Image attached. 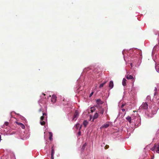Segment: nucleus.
Listing matches in <instances>:
<instances>
[{"mask_svg": "<svg viewBox=\"0 0 159 159\" xmlns=\"http://www.w3.org/2000/svg\"><path fill=\"white\" fill-rule=\"evenodd\" d=\"M148 108V104L146 102H143L139 107L140 109H147Z\"/></svg>", "mask_w": 159, "mask_h": 159, "instance_id": "nucleus-1", "label": "nucleus"}, {"mask_svg": "<svg viewBox=\"0 0 159 159\" xmlns=\"http://www.w3.org/2000/svg\"><path fill=\"white\" fill-rule=\"evenodd\" d=\"M79 116V112L77 110L75 111L73 117V120H76Z\"/></svg>", "mask_w": 159, "mask_h": 159, "instance_id": "nucleus-2", "label": "nucleus"}, {"mask_svg": "<svg viewBox=\"0 0 159 159\" xmlns=\"http://www.w3.org/2000/svg\"><path fill=\"white\" fill-rule=\"evenodd\" d=\"M51 159H54V155L55 153V150L53 146L51 148Z\"/></svg>", "mask_w": 159, "mask_h": 159, "instance_id": "nucleus-3", "label": "nucleus"}, {"mask_svg": "<svg viewBox=\"0 0 159 159\" xmlns=\"http://www.w3.org/2000/svg\"><path fill=\"white\" fill-rule=\"evenodd\" d=\"M57 98V97L56 95H53L51 98L52 102L53 103H55L56 101Z\"/></svg>", "mask_w": 159, "mask_h": 159, "instance_id": "nucleus-4", "label": "nucleus"}, {"mask_svg": "<svg viewBox=\"0 0 159 159\" xmlns=\"http://www.w3.org/2000/svg\"><path fill=\"white\" fill-rule=\"evenodd\" d=\"M109 126V122L105 124H104L102 125V126H101L100 128H107Z\"/></svg>", "mask_w": 159, "mask_h": 159, "instance_id": "nucleus-5", "label": "nucleus"}, {"mask_svg": "<svg viewBox=\"0 0 159 159\" xmlns=\"http://www.w3.org/2000/svg\"><path fill=\"white\" fill-rule=\"evenodd\" d=\"M126 78L128 80H134V78L131 75H127L126 76Z\"/></svg>", "mask_w": 159, "mask_h": 159, "instance_id": "nucleus-6", "label": "nucleus"}, {"mask_svg": "<svg viewBox=\"0 0 159 159\" xmlns=\"http://www.w3.org/2000/svg\"><path fill=\"white\" fill-rule=\"evenodd\" d=\"M97 104L98 105L102 104L103 103V102L100 99H98L96 101Z\"/></svg>", "mask_w": 159, "mask_h": 159, "instance_id": "nucleus-7", "label": "nucleus"}, {"mask_svg": "<svg viewBox=\"0 0 159 159\" xmlns=\"http://www.w3.org/2000/svg\"><path fill=\"white\" fill-rule=\"evenodd\" d=\"M113 82L112 81H111L110 82L109 87L110 88V89H112L113 87Z\"/></svg>", "mask_w": 159, "mask_h": 159, "instance_id": "nucleus-8", "label": "nucleus"}, {"mask_svg": "<svg viewBox=\"0 0 159 159\" xmlns=\"http://www.w3.org/2000/svg\"><path fill=\"white\" fill-rule=\"evenodd\" d=\"M126 81H127V80L125 78H124L123 79L122 81V85L124 86H125L126 85Z\"/></svg>", "mask_w": 159, "mask_h": 159, "instance_id": "nucleus-9", "label": "nucleus"}, {"mask_svg": "<svg viewBox=\"0 0 159 159\" xmlns=\"http://www.w3.org/2000/svg\"><path fill=\"white\" fill-rule=\"evenodd\" d=\"M126 119L129 122V123H131L132 122L131 118L130 116H127L126 118Z\"/></svg>", "mask_w": 159, "mask_h": 159, "instance_id": "nucleus-10", "label": "nucleus"}, {"mask_svg": "<svg viewBox=\"0 0 159 159\" xmlns=\"http://www.w3.org/2000/svg\"><path fill=\"white\" fill-rule=\"evenodd\" d=\"M17 124L20 125V127L23 129H24L25 128V125L23 124H22V123H18L17 122Z\"/></svg>", "mask_w": 159, "mask_h": 159, "instance_id": "nucleus-11", "label": "nucleus"}, {"mask_svg": "<svg viewBox=\"0 0 159 159\" xmlns=\"http://www.w3.org/2000/svg\"><path fill=\"white\" fill-rule=\"evenodd\" d=\"M98 114L97 112H96L94 114V115L93 116V120L95 119H97V118H98Z\"/></svg>", "mask_w": 159, "mask_h": 159, "instance_id": "nucleus-12", "label": "nucleus"}, {"mask_svg": "<svg viewBox=\"0 0 159 159\" xmlns=\"http://www.w3.org/2000/svg\"><path fill=\"white\" fill-rule=\"evenodd\" d=\"M88 121L86 120H85L83 122V124L84 125V126L85 127L87 126V125L88 124Z\"/></svg>", "mask_w": 159, "mask_h": 159, "instance_id": "nucleus-13", "label": "nucleus"}, {"mask_svg": "<svg viewBox=\"0 0 159 159\" xmlns=\"http://www.w3.org/2000/svg\"><path fill=\"white\" fill-rule=\"evenodd\" d=\"M49 139L50 140H52V132H49Z\"/></svg>", "mask_w": 159, "mask_h": 159, "instance_id": "nucleus-14", "label": "nucleus"}, {"mask_svg": "<svg viewBox=\"0 0 159 159\" xmlns=\"http://www.w3.org/2000/svg\"><path fill=\"white\" fill-rule=\"evenodd\" d=\"M96 110V108L94 107H91V111L92 112H93L94 111Z\"/></svg>", "mask_w": 159, "mask_h": 159, "instance_id": "nucleus-15", "label": "nucleus"}, {"mask_svg": "<svg viewBox=\"0 0 159 159\" xmlns=\"http://www.w3.org/2000/svg\"><path fill=\"white\" fill-rule=\"evenodd\" d=\"M40 124L41 125H44L45 124V122L43 120V121L40 120Z\"/></svg>", "mask_w": 159, "mask_h": 159, "instance_id": "nucleus-16", "label": "nucleus"}, {"mask_svg": "<svg viewBox=\"0 0 159 159\" xmlns=\"http://www.w3.org/2000/svg\"><path fill=\"white\" fill-rule=\"evenodd\" d=\"M106 83V82H105L104 83L101 84L99 87V88H101L102 87H103V86L104 85H105V84Z\"/></svg>", "mask_w": 159, "mask_h": 159, "instance_id": "nucleus-17", "label": "nucleus"}, {"mask_svg": "<svg viewBox=\"0 0 159 159\" xmlns=\"http://www.w3.org/2000/svg\"><path fill=\"white\" fill-rule=\"evenodd\" d=\"M80 126V125L79 123H77L75 125V128L77 129Z\"/></svg>", "mask_w": 159, "mask_h": 159, "instance_id": "nucleus-18", "label": "nucleus"}, {"mask_svg": "<svg viewBox=\"0 0 159 159\" xmlns=\"http://www.w3.org/2000/svg\"><path fill=\"white\" fill-rule=\"evenodd\" d=\"M156 152L157 153H159V144L157 148Z\"/></svg>", "mask_w": 159, "mask_h": 159, "instance_id": "nucleus-19", "label": "nucleus"}, {"mask_svg": "<svg viewBox=\"0 0 159 159\" xmlns=\"http://www.w3.org/2000/svg\"><path fill=\"white\" fill-rule=\"evenodd\" d=\"M155 69L159 73V67L158 66H156L155 67Z\"/></svg>", "mask_w": 159, "mask_h": 159, "instance_id": "nucleus-20", "label": "nucleus"}, {"mask_svg": "<svg viewBox=\"0 0 159 159\" xmlns=\"http://www.w3.org/2000/svg\"><path fill=\"white\" fill-rule=\"evenodd\" d=\"M86 145V143H85L82 146V148L83 149V150H84V149L85 148V146Z\"/></svg>", "mask_w": 159, "mask_h": 159, "instance_id": "nucleus-21", "label": "nucleus"}, {"mask_svg": "<svg viewBox=\"0 0 159 159\" xmlns=\"http://www.w3.org/2000/svg\"><path fill=\"white\" fill-rule=\"evenodd\" d=\"M44 118V116H41L40 117V120H41V121L43 120Z\"/></svg>", "mask_w": 159, "mask_h": 159, "instance_id": "nucleus-22", "label": "nucleus"}, {"mask_svg": "<svg viewBox=\"0 0 159 159\" xmlns=\"http://www.w3.org/2000/svg\"><path fill=\"white\" fill-rule=\"evenodd\" d=\"M109 145H106L105 147V149H107V148H109Z\"/></svg>", "mask_w": 159, "mask_h": 159, "instance_id": "nucleus-23", "label": "nucleus"}, {"mask_svg": "<svg viewBox=\"0 0 159 159\" xmlns=\"http://www.w3.org/2000/svg\"><path fill=\"white\" fill-rule=\"evenodd\" d=\"M4 124L7 126H8L9 125V123L7 122H6Z\"/></svg>", "mask_w": 159, "mask_h": 159, "instance_id": "nucleus-24", "label": "nucleus"}, {"mask_svg": "<svg viewBox=\"0 0 159 159\" xmlns=\"http://www.w3.org/2000/svg\"><path fill=\"white\" fill-rule=\"evenodd\" d=\"M93 92H92L89 95V97H91L92 96V95H93Z\"/></svg>", "mask_w": 159, "mask_h": 159, "instance_id": "nucleus-25", "label": "nucleus"}, {"mask_svg": "<svg viewBox=\"0 0 159 159\" xmlns=\"http://www.w3.org/2000/svg\"><path fill=\"white\" fill-rule=\"evenodd\" d=\"M104 113V111L103 110H102L100 111V113L102 114H103Z\"/></svg>", "mask_w": 159, "mask_h": 159, "instance_id": "nucleus-26", "label": "nucleus"}, {"mask_svg": "<svg viewBox=\"0 0 159 159\" xmlns=\"http://www.w3.org/2000/svg\"><path fill=\"white\" fill-rule=\"evenodd\" d=\"M78 135L79 136H80L81 134V132L80 131H79L78 132Z\"/></svg>", "mask_w": 159, "mask_h": 159, "instance_id": "nucleus-27", "label": "nucleus"}, {"mask_svg": "<svg viewBox=\"0 0 159 159\" xmlns=\"http://www.w3.org/2000/svg\"><path fill=\"white\" fill-rule=\"evenodd\" d=\"M124 105H124V104H123L121 105V108H123V107H124Z\"/></svg>", "mask_w": 159, "mask_h": 159, "instance_id": "nucleus-28", "label": "nucleus"}, {"mask_svg": "<svg viewBox=\"0 0 159 159\" xmlns=\"http://www.w3.org/2000/svg\"><path fill=\"white\" fill-rule=\"evenodd\" d=\"M46 114L45 113H43V116H46Z\"/></svg>", "mask_w": 159, "mask_h": 159, "instance_id": "nucleus-29", "label": "nucleus"}, {"mask_svg": "<svg viewBox=\"0 0 159 159\" xmlns=\"http://www.w3.org/2000/svg\"><path fill=\"white\" fill-rule=\"evenodd\" d=\"M154 148H151V150L152 151H153L154 150Z\"/></svg>", "mask_w": 159, "mask_h": 159, "instance_id": "nucleus-30", "label": "nucleus"}, {"mask_svg": "<svg viewBox=\"0 0 159 159\" xmlns=\"http://www.w3.org/2000/svg\"><path fill=\"white\" fill-rule=\"evenodd\" d=\"M122 111H125V109H122Z\"/></svg>", "mask_w": 159, "mask_h": 159, "instance_id": "nucleus-31", "label": "nucleus"}, {"mask_svg": "<svg viewBox=\"0 0 159 159\" xmlns=\"http://www.w3.org/2000/svg\"><path fill=\"white\" fill-rule=\"evenodd\" d=\"M81 127H82V125H81L80 127V129H81Z\"/></svg>", "mask_w": 159, "mask_h": 159, "instance_id": "nucleus-32", "label": "nucleus"}, {"mask_svg": "<svg viewBox=\"0 0 159 159\" xmlns=\"http://www.w3.org/2000/svg\"><path fill=\"white\" fill-rule=\"evenodd\" d=\"M44 96H45V94L44 93H43L42 94Z\"/></svg>", "mask_w": 159, "mask_h": 159, "instance_id": "nucleus-33", "label": "nucleus"}]
</instances>
